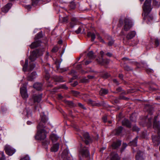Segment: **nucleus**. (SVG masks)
<instances>
[{"label": "nucleus", "instance_id": "f257e3e1", "mask_svg": "<svg viewBox=\"0 0 160 160\" xmlns=\"http://www.w3.org/2000/svg\"><path fill=\"white\" fill-rule=\"evenodd\" d=\"M41 121L37 126V132L35 138L37 140H43L46 138L47 132L44 129L45 124L48 121V118L43 113L41 115Z\"/></svg>", "mask_w": 160, "mask_h": 160}, {"label": "nucleus", "instance_id": "f03ea898", "mask_svg": "<svg viewBox=\"0 0 160 160\" xmlns=\"http://www.w3.org/2000/svg\"><path fill=\"white\" fill-rule=\"evenodd\" d=\"M151 0H146L143 7L145 15L149 21L152 20L153 19V17L152 15H148L152 8L151 5Z\"/></svg>", "mask_w": 160, "mask_h": 160}, {"label": "nucleus", "instance_id": "7ed1b4c3", "mask_svg": "<svg viewBox=\"0 0 160 160\" xmlns=\"http://www.w3.org/2000/svg\"><path fill=\"white\" fill-rule=\"evenodd\" d=\"M157 116L153 117L152 115V113L150 112L148 115L147 117L148 123L151 124L152 122V119L154 117L153 128L154 129L157 131L158 133L160 134V126L159 122L156 121Z\"/></svg>", "mask_w": 160, "mask_h": 160}, {"label": "nucleus", "instance_id": "20e7f679", "mask_svg": "<svg viewBox=\"0 0 160 160\" xmlns=\"http://www.w3.org/2000/svg\"><path fill=\"white\" fill-rule=\"evenodd\" d=\"M132 25L131 20L128 18H125L124 20V30L126 31L129 30Z\"/></svg>", "mask_w": 160, "mask_h": 160}, {"label": "nucleus", "instance_id": "39448f33", "mask_svg": "<svg viewBox=\"0 0 160 160\" xmlns=\"http://www.w3.org/2000/svg\"><path fill=\"white\" fill-rule=\"evenodd\" d=\"M80 153L83 157H87L89 156V152L87 148L82 144L80 145Z\"/></svg>", "mask_w": 160, "mask_h": 160}, {"label": "nucleus", "instance_id": "423d86ee", "mask_svg": "<svg viewBox=\"0 0 160 160\" xmlns=\"http://www.w3.org/2000/svg\"><path fill=\"white\" fill-rule=\"evenodd\" d=\"M42 54V52L38 50L33 51L31 52L29 59L32 62L33 61L35 60L38 56L41 55Z\"/></svg>", "mask_w": 160, "mask_h": 160}, {"label": "nucleus", "instance_id": "0eeeda50", "mask_svg": "<svg viewBox=\"0 0 160 160\" xmlns=\"http://www.w3.org/2000/svg\"><path fill=\"white\" fill-rule=\"evenodd\" d=\"M27 84H23L20 88V92L22 98L23 99H26L28 98V95L27 92L26 88Z\"/></svg>", "mask_w": 160, "mask_h": 160}, {"label": "nucleus", "instance_id": "6e6552de", "mask_svg": "<svg viewBox=\"0 0 160 160\" xmlns=\"http://www.w3.org/2000/svg\"><path fill=\"white\" fill-rule=\"evenodd\" d=\"M4 150L6 153L9 156H12L16 151L14 149L8 145H6L5 146Z\"/></svg>", "mask_w": 160, "mask_h": 160}, {"label": "nucleus", "instance_id": "1a4fd4ad", "mask_svg": "<svg viewBox=\"0 0 160 160\" xmlns=\"http://www.w3.org/2000/svg\"><path fill=\"white\" fill-rule=\"evenodd\" d=\"M42 97V94H34L32 96V98L30 99V100H33V103L35 102H39L41 100Z\"/></svg>", "mask_w": 160, "mask_h": 160}, {"label": "nucleus", "instance_id": "9d476101", "mask_svg": "<svg viewBox=\"0 0 160 160\" xmlns=\"http://www.w3.org/2000/svg\"><path fill=\"white\" fill-rule=\"evenodd\" d=\"M50 68V65L48 64H46L45 65H43V68L44 69V72L45 73V78L47 80H48L50 77V75L48 73Z\"/></svg>", "mask_w": 160, "mask_h": 160}, {"label": "nucleus", "instance_id": "9b49d317", "mask_svg": "<svg viewBox=\"0 0 160 160\" xmlns=\"http://www.w3.org/2000/svg\"><path fill=\"white\" fill-rule=\"evenodd\" d=\"M152 140L154 146H158L160 142V137L159 136L153 135L152 136Z\"/></svg>", "mask_w": 160, "mask_h": 160}, {"label": "nucleus", "instance_id": "f8f14e48", "mask_svg": "<svg viewBox=\"0 0 160 160\" xmlns=\"http://www.w3.org/2000/svg\"><path fill=\"white\" fill-rule=\"evenodd\" d=\"M83 136L84 139V141L86 144L88 145L92 142V139L89 136L88 133L87 132L84 133Z\"/></svg>", "mask_w": 160, "mask_h": 160}, {"label": "nucleus", "instance_id": "ddd939ff", "mask_svg": "<svg viewBox=\"0 0 160 160\" xmlns=\"http://www.w3.org/2000/svg\"><path fill=\"white\" fill-rule=\"evenodd\" d=\"M136 160H143L144 159V153L143 152L138 151L136 156Z\"/></svg>", "mask_w": 160, "mask_h": 160}, {"label": "nucleus", "instance_id": "4468645a", "mask_svg": "<svg viewBox=\"0 0 160 160\" xmlns=\"http://www.w3.org/2000/svg\"><path fill=\"white\" fill-rule=\"evenodd\" d=\"M97 62L101 65H103L105 64H107L109 63V60L108 59L104 60L103 58H98L96 59Z\"/></svg>", "mask_w": 160, "mask_h": 160}, {"label": "nucleus", "instance_id": "2eb2a0df", "mask_svg": "<svg viewBox=\"0 0 160 160\" xmlns=\"http://www.w3.org/2000/svg\"><path fill=\"white\" fill-rule=\"evenodd\" d=\"M12 6L11 3H8L2 8V11L6 13L8 12Z\"/></svg>", "mask_w": 160, "mask_h": 160}, {"label": "nucleus", "instance_id": "dca6fc26", "mask_svg": "<svg viewBox=\"0 0 160 160\" xmlns=\"http://www.w3.org/2000/svg\"><path fill=\"white\" fill-rule=\"evenodd\" d=\"M37 76V74L35 72H32L30 75H29L27 78V79L28 81H32Z\"/></svg>", "mask_w": 160, "mask_h": 160}, {"label": "nucleus", "instance_id": "f3484780", "mask_svg": "<svg viewBox=\"0 0 160 160\" xmlns=\"http://www.w3.org/2000/svg\"><path fill=\"white\" fill-rule=\"evenodd\" d=\"M68 150L67 149H65L63 150L62 154V158L64 159L69 160L68 158Z\"/></svg>", "mask_w": 160, "mask_h": 160}, {"label": "nucleus", "instance_id": "a211bd4d", "mask_svg": "<svg viewBox=\"0 0 160 160\" xmlns=\"http://www.w3.org/2000/svg\"><path fill=\"white\" fill-rule=\"evenodd\" d=\"M78 20L75 17H72L71 19V22H70V27L72 28L74 27V26L77 24Z\"/></svg>", "mask_w": 160, "mask_h": 160}, {"label": "nucleus", "instance_id": "6ab92c4d", "mask_svg": "<svg viewBox=\"0 0 160 160\" xmlns=\"http://www.w3.org/2000/svg\"><path fill=\"white\" fill-rule=\"evenodd\" d=\"M33 87L37 90H41L42 88V85L41 83L36 82L33 85Z\"/></svg>", "mask_w": 160, "mask_h": 160}, {"label": "nucleus", "instance_id": "aec40b11", "mask_svg": "<svg viewBox=\"0 0 160 160\" xmlns=\"http://www.w3.org/2000/svg\"><path fill=\"white\" fill-rule=\"evenodd\" d=\"M135 32L134 31H132L129 32L127 35L126 38L128 39H131L135 36Z\"/></svg>", "mask_w": 160, "mask_h": 160}, {"label": "nucleus", "instance_id": "412c9836", "mask_svg": "<svg viewBox=\"0 0 160 160\" xmlns=\"http://www.w3.org/2000/svg\"><path fill=\"white\" fill-rule=\"evenodd\" d=\"M121 145V141H118L114 142L112 144V147L113 149H116L119 147Z\"/></svg>", "mask_w": 160, "mask_h": 160}, {"label": "nucleus", "instance_id": "4be33fe9", "mask_svg": "<svg viewBox=\"0 0 160 160\" xmlns=\"http://www.w3.org/2000/svg\"><path fill=\"white\" fill-rule=\"evenodd\" d=\"M59 148V144L58 143H56L52 146L51 148V150L52 152H57Z\"/></svg>", "mask_w": 160, "mask_h": 160}, {"label": "nucleus", "instance_id": "5701e85b", "mask_svg": "<svg viewBox=\"0 0 160 160\" xmlns=\"http://www.w3.org/2000/svg\"><path fill=\"white\" fill-rule=\"evenodd\" d=\"M31 110L29 109H25V110H24L23 113L24 114L27 116L28 118H29V117L31 116Z\"/></svg>", "mask_w": 160, "mask_h": 160}, {"label": "nucleus", "instance_id": "b1692460", "mask_svg": "<svg viewBox=\"0 0 160 160\" xmlns=\"http://www.w3.org/2000/svg\"><path fill=\"white\" fill-rule=\"evenodd\" d=\"M122 124L123 125L126 126V127L130 128L131 127V124L128 120L127 119H125L122 121Z\"/></svg>", "mask_w": 160, "mask_h": 160}, {"label": "nucleus", "instance_id": "393cba45", "mask_svg": "<svg viewBox=\"0 0 160 160\" xmlns=\"http://www.w3.org/2000/svg\"><path fill=\"white\" fill-rule=\"evenodd\" d=\"M50 138L53 142H56L58 138L56 134H52L50 136Z\"/></svg>", "mask_w": 160, "mask_h": 160}, {"label": "nucleus", "instance_id": "a878e982", "mask_svg": "<svg viewBox=\"0 0 160 160\" xmlns=\"http://www.w3.org/2000/svg\"><path fill=\"white\" fill-rule=\"evenodd\" d=\"M40 45V43L38 41H36L32 42L30 45V47L32 48H34Z\"/></svg>", "mask_w": 160, "mask_h": 160}, {"label": "nucleus", "instance_id": "bb28decb", "mask_svg": "<svg viewBox=\"0 0 160 160\" xmlns=\"http://www.w3.org/2000/svg\"><path fill=\"white\" fill-rule=\"evenodd\" d=\"M42 145L44 147L45 149L47 150L48 149V146L50 142L48 140H42Z\"/></svg>", "mask_w": 160, "mask_h": 160}, {"label": "nucleus", "instance_id": "cd10ccee", "mask_svg": "<svg viewBox=\"0 0 160 160\" xmlns=\"http://www.w3.org/2000/svg\"><path fill=\"white\" fill-rule=\"evenodd\" d=\"M111 160H119V158L118 154L114 153H112Z\"/></svg>", "mask_w": 160, "mask_h": 160}, {"label": "nucleus", "instance_id": "c85d7f7f", "mask_svg": "<svg viewBox=\"0 0 160 160\" xmlns=\"http://www.w3.org/2000/svg\"><path fill=\"white\" fill-rule=\"evenodd\" d=\"M87 56L90 59H93L95 58V56L94 54L92 51H91L89 52L87 54Z\"/></svg>", "mask_w": 160, "mask_h": 160}, {"label": "nucleus", "instance_id": "c756f323", "mask_svg": "<svg viewBox=\"0 0 160 160\" xmlns=\"http://www.w3.org/2000/svg\"><path fill=\"white\" fill-rule=\"evenodd\" d=\"M138 137H136L134 140L130 142V145L134 147L136 146L137 145V140Z\"/></svg>", "mask_w": 160, "mask_h": 160}, {"label": "nucleus", "instance_id": "7c9ffc66", "mask_svg": "<svg viewBox=\"0 0 160 160\" xmlns=\"http://www.w3.org/2000/svg\"><path fill=\"white\" fill-rule=\"evenodd\" d=\"M88 103L92 106H100V103H96L95 102L92 101L91 99L88 100Z\"/></svg>", "mask_w": 160, "mask_h": 160}, {"label": "nucleus", "instance_id": "2f4dec72", "mask_svg": "<svg viewBox=\"0 0 160 160\" xmlns=\"http://www.w3.org/2000/svg\"><path fill=\"white\" fill-rule=\"evenodd\" d=\"M88 37H91L92 41H93L96 38L95 35L94 33L90 32H88L87 34Z\"/></svg>", "mask_w": 160, "mask_h": 160}, {"label": "nucleus", "instance_id": "473e14b6", "mask_svg": "<svg viewBox=\"0 0 160 160\" xmlns=\"http://www.w3.org/2000/svg\"><path fill=\"white\" fill-rule=\"evenodd\" d=\"M94 77L93 76L88 75L87 78H84L83 79V81L84 82H87L89 81V79H91L93 78Z\"/></svg>", "mask_w": 160, "mask_h": 160}, {"label": "nucleus", "instance_id": "72a5a7b5", "mask_svg": "<svg viewBox=\"0 0 160 160\" xmlns=\"http://www.w3.org/2000/svg\"><path fill=\"white\" fill-rule=\"evenodd\" d=\"M108 39V45L109 46H112L114 43V41L113 39L110 37H109Z\"/></svg>", "mask_w": 160, "mask_h": 160}, {"label": "nucleus", "instance_id": "f704fd0d", "mask_svg": "<svg viewBox=\"0 0 160 160\" xmlns=\"http://www.w3.org/2000/svg\"><path fill=\"white\" fill-rule=\"evenodd\" d=\"M108 92V90L103 88H102L99 92V93L101 95L106 94Z\"/></svg>", "mask_w": 160, "mask_h": 160}, {"label": "nucleus", "instance_id": "c9c22d12", "mask_svg": "<svg viewBox=\"0 0 160 160\" xmlns=\"http://www.w3.org/2000/svg\"><path fill=\"white\" fill-rule=\"evenodd\" d=\"M55 80L57 82H63L64 81L63 80V78L62 76H56L55 77Z\"/></svg>", "mask_w": 160, "mask_h": 160}, {"label": "nucleus", "instance_id": "e433bc0d", "mask_svg": "<svg viewBox=\"0 0 160 160\" xmlns=\"http://www.w3.org/2000/svg\"><path fill=\"white\" fill-rule=\"evenodd\" d=\"M65 102L69 107H72L75 106V105L72 101H65Z\"/></svg>", "mask_w": 160, "mask_h": 160}, {"label": "nucleus", "instance_id": "4c0bfd02", "mask_svg": "<svg viewBox=\"0 0 160 160\" xmlns=\"http://www.w3.org/2000/svg\"><path fill=\"white\" fill-rule=\"evenodd\" d=\"M122 130V127H119L117 128L115 130L116 133V135H118L121 133Z\"/></svg>", "mask_w": 160, "mask_h": 160}, {"label": "nucleus", "instance_id": "58836bf2", "mask_svg": "<svg viewBox=\"0 0 160 160\" xmlns=\"http://www.w3.org/2000/svg\"><path fill=\"white\" fill-rule=\"evenodd\" d=\"M28 65V60L27 59L25 60V62L24 65L23 66V70L24 71L26 70L27 67Z\"/></svg>", "mask_w": 160, "mask_h": 160}, {"label": "nucleus", "instance_id": "ea45409f", "mask_svg": "<svg viewBox=\"0 0 160 160\" xmlns=\"http://www.w3.org/2000/svg\"><path fill=\"white\" fill-rule=\"evenodd\" d=\"M152 4L154 6L158 7L160 6V2H158L156 0H152Z\"/></svg>", "mask_w": 160, "mask_h": 160}, {"label": "nucleus", "instance_id": "a19ab883", "mask_svg": "<svg viewBox=\"0 0 160 160\" xmlns=\"http://www.w3.org/2000/svg\"><path fill=\"white\" fill-rule=\"evenodd\" d=\"M69 6L70 9H73L76 8V4L74 2H70Z\"/></svg>", "mask_w": 160, "mask_h": 160}, {"label": "nucleus", "instance_id": "79ce46f5", "mask_svg": "<svg viewBox=\"0 0 160 160\" xmlns=\"http://www.w3.org/2000/svg\"><path fill=\"white\" fill-rule=\"evenodd\" d=\"M97 35L98 36V39L101 42L105 43V42L104 41V40L102 38L99 36L98 33H97Z\"/></svg>", "mask_w": 160, "mask_h": 160}, {"label": "nucleus", "instance_id": "37998d69", "mask_svg": "<svg viewBox=\"0 0 160 160\" xmlns=\"http://www.w3.org/2000/svg\"><path fill=\"white\" fill-rule=\"evenodd\" d=\"M160 44V39H156L155 41V44L156 47H158Z\"/></svg>", "mask_w": 160, "mask_h": 160}, {"label": "nucleus", "instance_id": "c03bdc74", "mask_svg": "<svg viewBox=\"0 0 160 160\" xmlns=\"http://www.w3.org/2000/svg\"><path fill=\"white\" fill-rule=\"evenodd\" d=\"M0 155L1 156V157L0 158V160H5V157L3 152L0 153Z\"/></svg>", "mask_w": 160, "mask_h": 160}, {"label": "nucleus", "instance_id": "a18cd8bd", "mask_svg": "<svg viewBox=\"0 0 160 160\" xmlns=\"http://www.w3.org/2000/svg\"><path fill=\"white\" fill-rule=\"evenodd\" d=\"M124 68L125 70L128 71H132L133 70V69L132 68L130 67L128 65H126L125 67Z\"/></svg>", "mask_w": 160, "mask_h": 160}, {"label": "nucleus", "instance_id": "49530a36", "mask_svg": "<svg viewBox=\"0 0 160 160\" xmlns=\"http://www.w3.org/2000/svg\"><path fill=\"white\" fill-rule=\"evenodd\" d=\"M82 29H83V27L82 26H80L79 27L77 30L75 31V32L77 34H78L81 32V30Z\"/></svg>", "mask_w": 160, "mask_h": 160}, {"label": "nucleus", "instance_id": "de8ad7c7", "mask_svg": "<svg viewBox=\"0 0 160 160\" xmlns=\"http://www.w3.org/2000/svg\"><path fill=\"white\" fill-rule=\"evenodd\" d=\"M110 76L109 74L108 73L106 72L103 74L102 76V77L104 78H107Z\"/></svg>", "mask_w": 160, "mask_h": 160}, {"label": "nucleus", "instance_id": "09e8293b", "mask_svg": "<svg viewBox=\"0 0 160 160\" xmlns=\"http://www.w3.org/2000/svg\"><path fill=\"white\" fill-rule=\"evenodd\" d=\"M72 93L73 95L75 96H77L79 93L78 92L75 91H72Z\"/></svg>", "mask_w": 160, "mask_h": 160}, {"label": "nucleus", "instance_id": "8fccbe9b", "mask_svg": "<svg viewBox=\"0 0 160 160\" xmlns=\"http://www.w3.org/2000/svg\"><path fill=\"white\" fill-rule=\"evenodd\" d=\"M20 160H30V158L27 155L21 158Z\"/></svg>", "mask_w": 160, "mask_h": 160}, {"label": "nucleus", "instance_id": "3c124183", "mask_svg": "<svg viewBox=\"0 0 160 160\" xmlns=\"http://www.w3.org/2000/svg\"><path fill=\"white\" fill-rule=\"evenodd\" d=\"M132 129L133 131L138 132L139 131V129L136 126H134L132 127Z\"/></svg>", "mask_w": 160, "mask_h": 160}, {"label": "nucleus", "instance_id": "603ef678", "mask_svg": "<svg viewBox=\"0 0 160 160\" xmlns=\"http://www.w3.org/2000/svg\"><path fill=\"white\" fill-rule=\"evenodd\" d=\"M127 146V145L126 143H123L122 147L121 149V152H122L124 149L126 148Z\"/></svg>", "mask_w": 160, "mask_h": 160}, {"label": "nucleus", "instance_id": "864d4df0", "mask_svg": "<svg viewBox=\"0 0 160 160\" xmlns=\"http://www.w3.org/2000/svg\"><path fill=\"white\" fill-rule=\"evenodd\" d=\"M32 5H34L37 4L38 3L39 0H32Z\"/></svg>", "mask_w": 160, "mask_h": 160}, {"label": "nucleus", "instance_id": "5fc2aeb1", "mask_svg": "<svg viewBox=\"0 0 160 160\" xmlns=\"http://www.w3.org/2000/svg\"><path fill=\"white\" fill-rule=\"evenodd\" d=\"M35 67V65L33 63H31L30 65V68L31 70H32Z\"/></svg>", "mask_w": 160, "mask_h": 160}, {"label": "nucleus", "instance_id": "6e6d98bb", "mask_svg": "<svg viewBox=\"0 0 160 160\" xmlns=\"http://www.w3.org/2000/svg\"><path fill=\"white\" fill-rule=\"evenodd\" d=\"M42 32H39L37 34V38L38 39H39V38H41L42 37Z\"/></svg>", "mask_w": 160, "mask_h": 160}, {"label": "nucleus", "instance_id": "4d7b16f0", "mask_svg": "<svg viewBox=\"0 0 160 160\" xmlns=\"http://www.w3.org/2000/svg\"><path fill=\"white\" fill-rule=\"evenodd\" d=\"M78 105L79 107L83 109H86V108L84 106V105L81 104V103H78Z\"/></svg>", "mask_w": 160, "mask_h": 160}, {"label": "nucleus", "instance_id": "13d9d810", "mask_svg": "<svg viewBox=\"0 0 160 160\" xmlns=\"http://www.w3.org/2000/svg\"><path fill=\"white\" fill-rule=\"evenodd\" d=\"M68 20V17H63L62 18V21L64 22H67Z\"/></svg>", "mask_w": 160, "mask_h": 160}, {"label": "nucleus", "instance_id": "bf43d9fd", "mask_svg": "<svg viewBox=\"0 0 160 160\" xmlns=\"http://www.w3.org/2000/svg\"><path fill=\"white\" fill-rule=\"evenodd\" d=\"M61 87L63 89H67L68 88L65 85L63 84L61 85Z\"/></svg>", "mask_w": 160, "mask_h": 160}, {"label": "nucleus", "instance_id": "052dcab7", "mask_svg": "<svg viewBox=\"0 0 160 160\" xmlns=\"http://www.w3.org/2000/svg\"><path fill=\"white\" fill-rule=\"evenodd\" d=\"M76 73V72L74 70H72L71 71L70 73H69V74H72V75H73L75 74Z\"/></svg>", "mask_w": 160, "mask_h": 160}, {"label": "nucleus", "instance_id": "680f3d73", "mask_svg": "<svg viewBox=\"0 0 160 160\" xmlns=\"http://www.w3.org/2000/svg\"><path fill=\"white\" fill-rule=\"evenodd\" d=\"M122 88L121 87H119L117 88L116 90L117 92H119L122 91Z\"/></svg>", "mask_w": 160, "mask_h": 160}, {"label": "nucleus", "instance_id": "e2e57ef3", "mask_svg": "<svg viewBox=\"0 0 160 160\" xmlns=\"http://www.w3.org/2000/svg\"><path fill=\"white\" fill-rule=\"evenodd\" d=\"M100 54L101 55V58H103V57L104 52L103 51H101L100 52Z\"/></svg>", "mask_w": 160, "mask_h": 160}, {"label": "nucleus", "instance_id": "0e129e2a", "mask_svg": "<svg viewBox=\"0 0 160 160\" xmlns=\"http://www.w3.org/2000/svg\"><path fill=\"white\" fill-rule=\"evenodd\" d=\"M61 70V72H62L66 71L67 70V68H62L60 69Z\"/></svg>", "mask_w": 160, "mask_h": 160}, {"label": "nucleus", "instance_id": "69168bd1", "mask_svg": "<svg viewBox=\"0 0 160 160\" xmlns=\"http://www.w3.org/2000/svg\"><path fill=\"white\" fill-rule=\"evenodd\" d=\"M78 83L77 82H75L73 83H72L71 85L72 86L74 87L75 86L77 85L78 84Z\"/></svg>", "mask_w": 160, "mask_h": 160}, {"label": "nucleus", "instance_id": "338daca9", "mask_svg": "<svg viewBox=\"0 0 160 160\" xmlns=\"http://www.w3.org/2000/svg\"><path fill=\"white\" fill-rule=\"evenodd\" d=\"M106 54L107 56H108L109 57H111L112 56V54L111 53H110V52H108V53H107Z\"/></svg>", "mask_w": 160, "mask_h": 160}, {"label": "nucleus", "instance_id": "774afa93", "mask_svg": "<svg viewBox=\"0 0 160 160\" xmlns=\"http://www.w3.org/2000/svg\"><path fill=\"white\" fill-rule=\"evenodd\" d=\"M119 77L121 79H123V76L122 74H119Z\"/></svg>", "mask_w": 160, "mask_h": 160}]
</instances>
